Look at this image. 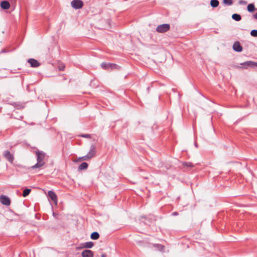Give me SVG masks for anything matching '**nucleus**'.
Returning <instances> with one entry per match:
<instances>
[{
	"label": "nucleus",
	"mask_w": 257,
	"mask_h": 257,
	"mask_svg": "<svg viewBox=\"0 0 257 257\" xmlns=\"http://www.w3.org/2000/svg\"><path fill=\"white\" fill-rule=\"evenodd\" d=\"M36 154L37 156V163L35 165L32 166L31 168L33 169H39L43 167L45 164L44 161V159L45 157V153L43 152L38 151L36 152Z\"/></svg>",
	"instance_id": "1"
},
{
	"label": "nucleus",
	"mask_w": 257,
	"mask_h": 257,
	"mask_svg": "<svg viewBox=\"0 0 257 257\" xmlns=\"http://www.w3.org/2000/svg\"><path fill=\"white\" fill-rule=\"evenodd\" d=\"M242 67H240V68H243L245 69H247L248 68H254L257 67V62H255L252 61H248L240 64ZM238 68H240V67L237 66Z\"/></svg>",
	"instance_id": "2"
},
{
	"label": "nucleus",
	"mask_w": 257,
	"mask_h": 257,
	"mask_svg": "<svg viewBox=\"0 0 257 257\" xmlns=\"http://www.w3.org/2000/svg\"><path fill=\"white\" fill-rule=\"evenodd\" d=\"M170 26L169 24H164L158 26L156 28V31L159 33H165L170 30Z\"/></svg>",
	"instance_id": "3"
},
{
	"label": "nucleus",
	"mask_w": 257,
	"mask_h": 257,
	"mask_svg": "<svg viewBox=\"0 0 257 257\" xmlns=\"http://www.w3.org/2000/svg\"><path fill=\"white\" fill-rule=\"evenodd\" d=\"M71 5L74 9H79L83 7V3L81 0H73L71 2Z\"/></svg>",
	"instance_id": "4"
},
{
	"label": "nucleus",
	"mask_w": 257,
	"mask_h": 257,
	"mask_svg": "<svg viewBox=\"0 0 257 257\" xmlns=\"http://www.w3.org/2000/svg\"><path fill=\"white\" fill-rule=\"evenodd\" d=\"M0 202L3 205L9 206L11 204L10 199L6 195H2L0 196Z\"/></svg>",
	"instance_id": "5"
},
{
	"label": "nucleus",
	"mask_w": 257,
	"mask_h": 257,
	"mask_svg": "<svg viewBox=\"0 0 257 257\" xmlns=\"http://www.w3.org/2000/svg\"><path fill=\"white\" fill-rule=\"evenodd\" d=\"M48 196L56 204H57V197L56 194L53 191L50 190L48 192Z\"/></svg>",
	"instance_id": "6"
},
{
	"label": "nucleus",
	"mask_w": 257,
	"mask_h": 257,
	"mask_svg": "<svg viewBox=\"0 0 257 257\" xmlns=\"http://www.w3.org/2000/svg\"><path fill=\"white\" fill-rule=\"evenodd\" d=\"M94 243L92 241L86 242L81 244V246L76 247L77 249H80L84 248H90L93 247Z\"/></svg>",
	"instance_id": "7"
},
{
	"label": "nucleus",
	"mask_w": 257,
	"mask_h": 257,
	"mask_svg": "<svg viewBox=\"0 0 257 257\" xmlns=\"http://www.w3.org/2000/svg\"><path fill=\"white\" fill-rule=\"evenodd\" d=\"M96 148L95 146L94 145H91L90 147V149L88 152V153L87 155V158H91L96 154Z\"/></svg>",
	"instance_id": "8"
},
{
	"label": "nucleus",
	"mask_w": 257,
	"mask_h": 257,
	"mask_svg": "<svg viewBox=\"0 0 257 257\" xmlns=\"http://www.w3.org/2000/svg\"><path fill=\"white\" fill-rule=\"evenodd\" d=\"M28 62L30 64L32 67L37 68L40 65V63L36 59L30 58L28 59Z\"/></svg>",
	"instance_id": "9"
},
{
	"label": "nucleus",
	"mask_w": 257,
	"mask_h": 257,
	"mask_svg": "<svg viewBox=\"0 0 257 257\" xmlns=\"http://www.w3.org/2000/svg\"><path fill=\"white\" fill-rule=\"evenodd\" d=\"M81 255L82 257H93L94 254L92 250L89 249H85L83 250Z\"/></svg>",
	"instance_id": "10"
},
{
	"label": "nucleus",
	"mask_w": 257,
	"mask_h": 257,
	"mask_svg": "<svg viewBox=\"0 0 257 257\" xmlns=\"http://www.w3.org/2000/svg\"><path fill=\"white\" fill-rule=\"evenodd\" d=\"M232 48L233 50L237 52H240L242 50V47L238 42H235L234 43Z\"/></svg>",
	"instance_id": "11"
},
{
	"label": "nucleus",
	"mask_w": 257,
	"mask_h": 257,
	"mask_svg": "<svg viewBox=\"0 0 257 257\" xmlns=\"http://www.w3.org/2000/svg\"><path fill=\"white\" fill-rule=\"evenodd\" d=\"M4 157L8 160L9 162H12L14 160V157L11 154L10 152L9 151H6L5 152L4 154Z\"/></svg>",
	"instance_id": "12"
},
{
	"label": "nucleus",
	"mask_w": 257,
	"mask_h": 257,
	"mask_svg": "<svg viewBox=\"0 0 257 257\" xmlns=\"http://www.w3.org/2000/svg\"><path fill=\"white\" fill-rule=\"evenodd\" d=\"M1 7L4 10H8L10 7V3L7 1H3L1 2Z\"/></svg>",
	"instance_id": "13"
},
{
	"label": "nucleus",
	"mask_w": 257,
	"mask_h": 257,
	"mask_svg": "<svg viewBox=\"0 0 257 257\" xmlns=\"http://www.w3.org/2000/svg\"><path fill=\"white\" fill-rule=\"evenodd\" d=\"M102 68L104 69H108L109 68H111V69L113 68L115 66V64H111V63H102L101 65Z\"/></svg>",
	"instance_id": "14"
},
{
	"label": "nucleus",
	"mask_w": 257,
	"mask_h": 257,
	"mask_svg": "<svg viewBox=\"0 0 257 257\" xmlns=\"http://www.w3.org/2000/svg\"><path fill=\"white\" fill-rule=\"evenodd\" d=\"M90 237L93 240L97 239L99 237V234L96 231L93 232L91 234Z\"/></svg>",
	"instance_id": "15"
},
{
	"label": "nucleus",
	"mask_w": 257,
	"mask_h": 257,
	"mask_svg": "<svg viewBox=\"0 0 257 257\" xmlns=\"http://www.w3.org/2000/svg\"><path fill=\"white\" fill-rule=\"evenodd\" d=\"M88 164L86 162L82 163L78 167L79 170H82L84 169H86L88 168Z\"/></svg>",
	"instance_id": "16"
},
{
	"label": "nucleus",
	"mask_w": 257,
	"mask_h": 257,
	"mask_svg": "<svg viewBox=\"0 0 257 257\" xmlns=\"http://www.w3.org/2000/svg\"><path fill=\"white\" fill-rule=\"evenodd\" d=\"M232 19L236 21H239L241 19V17L238 14H233L232 15Z\"/></svg>",
	"instance_id": "17"
},
{
	"label": "nucleus",
	"mask_w": 257,
	"mask_h": 257,
	"mask_svg": "<svg viewBox=\"0 0 257 257\" xmlns=\"http://www.w3.org/2000/svg\"><path fill=\"white\" fill-rule=\"evenodd\" d=\"M219 4V3L218 0H211L210 1V5L212 8L217 7Z\"/></svg>",
	"instance_id": "18"
},
{
	"label": "nucleus",
	"mask_w": 257,
	"mask_h": 257,
	"mask_svg": "<svg viewBox=\"0 0 257 257\" xmlns=\"http://www.w3.org/2000/svg\"><path fill=\"white\" fill-rule=\"evenodd\" d=\"M247 10L249 12H253L255 10V7L254 4H248L247 7Z\"/></svg>",
	"instance_id": "19"
},
{
	"label": "nucleus",
	"mask_w": 257,
	"mask_h": 257,
	"mask_svg": "<svg viewBox=\"0 0 257 257\" xmlns=\"http://www.w3.org/2000/svg\"><path fill=\"white\" fill-rule=\"evenodd\" d=\"M31 190L30 189L26 188L25 189L23 192V196L24 197L27 196L30 193Z\"/></svg>",
	"instance_id": "20"
},
{
	"label": "nucleus",
	"mask_w": 257,
	"mask_h": 257,
	"mask_svg": "<svg viewBox=\"0 0 257 257\" xmlns=\"http://www.w3.org/2000/svg\"><path fill=\"white\" fill-rule=\"evenodd\" d=\"M183 165L184 166H185V167H193L194 166L193 165V164L191 162H184L183 163Z\"/></svg>",
	"instance_id": "21"
},
{
	"label": "nucleus",
	"mask_w": 257,
	"mask_h": 257,
	"mask_svg": "<svg viewBox=\"0 0 257 257\" xmlns=\"http://www.w3.org/2000/svg\"><path fill=\"white\" fill-rule=\"evenodd\" d=\"M223 3L225 5L230 6L233 4V1L232 0H223Z\"/></svg>",
	"instance_id": "22"
},
{
	"label": "nucleus",
	"mask_w": 257,
	"mask_h": 257,
	"mask_svg": "<svg viewBox=\"0 0 257 257\" xmlns=\"http://www.w3.org/2000/svg\"><path fill=\"white\" fill-rule=\"evenodd\" d=\"M250 35L254 37H257V30H252L250 32Z\"/></svg>",
	"instance_id": "23"
},
{
	"label": "nucleus",
	"mask_w": 257,
	"mask_h": 257,
	"mask_svg": "<svg viewBox=\"0 0 257 257\" xmlns=\"http://www.w3.org/2000/svg\"><path fill=\"white\" fill-rule=\"evenodd\" d=\"M80 136L82 138H89V139L91 138V135L89 134H82V135H80Z\"/></svg>",
	"instance_id": "24"
},
{
	"label": "nucleus",
	"mask_w": 257,
	"mask_h": 257,
	"mask_svg": "<svg viewBox=\"0 0 257 257\" xmlns=\"http://www.w3.org/2000/svg\"><path fill=\"white\" fill-rule=\"evenodd\" d=\"M239 4L240 5H245L246 4V2L243 0H240L239 1Z\"/></svg>",
	"instance_id": "25"
},
{
	"label": "nucleus",
	"mask_w": 257,
	"mask_h": 257,
	"mask_svg": "<svg viewBox=\"0 0 257 257\" xmlns=\"http://www.w3.org/2000/svg\"><path fill=\"white\" fill-rule=\"evenodd\" d=\"M79 159H82V160H86L87 159H88L89 158H87V155H86L85 156H83V157H82L80 158Z\"/></svg>",
	"instance_id": "26"
},
{
	"label": "nucleus",
	"mask_w": 257,
	"mask_h": 257,
	"mask_svg": "<svg viewBox=\"0 0 257 257\" xmlns=\"http://www.w3.org/2000/svg\"><path fill=\"white\" fill-rule=\"evenodd\" d=\"M58 214L56 213H55V212H53V216L56 218V219H58Z\"/></svg>",
	"instance_id": "27"
},
{
	"label": "nucleus",
	"mask_w": 257,
	"mask_h": 257,
	"mask_svg": "<svg viewBox=\"0 0 257 257\" xmlns=\"http://www.w3.org/2000/svg\"><path fill=\"white\" fill-rule=\"evenodd\" d=\"M252 17H253L254 19L257 20V13H255V14H253V15H252Z\"/></svg>",
	"instance_id": "28"
},
{
	"label": "nucleus",
	"mask_w": 257,
	"mask_h": 257,
	"mask_svg": "<svg viewBox=\"0 0 257 257\" xmlns=\"http://www.w3.org/2000/svg\"><path fill=\"white\" fill-rule=\"evenodd\" d=\"M172 215L174 216H176L178 215V213L177 212H174L172 213Z\"/></svg>",
	"instance_id": "29"
},
{
	"label": "nucleus",
	"mask_w": 257,
	"mask_h": 257,
	"mask_svg": "<svg viewBox=\"0 0 257 257\" xmlns=\"http://www.w3.org/2000/svg\"><path fill=\"white\" fill-rule=\"evenodd\" d=\"M101 257H107V255L106 254H102L101 255Z\"/></svg>",
	"instance_id": "30"
},
{
	"label": "nucleus",
	"mask_w": 257,
	"mask_h": 257,
	"mask_svg": "<svg viewBox=\"0 0 257 257\" xmlns=\"http://www.w3.org/2000/svg\"><path fill=\"white\" fill-rule=\"evenodd\" d=\"M141 218H145V219H146V218H147V217H145V216H141Z\"/></svg>",
	"instance_id": "31"
},
{
	"label": "nucleus",
	"mask_w": 257,
	"mask_h": 257,
	"mask_svg": "<svg viewBox=\"0 0 257 257\" xmlns=\"http://www.w3.org/2000/svg\"><path fill=\"white\" fill-rule=\"evenodd\" d=\"M64 67H63V68H60V70H64Z\"/></svg>",
	"instance_id": "32"
},
{
	"label": "nucleus",
	"mask_w": 257,
	"mask_h": 257,
	"mask_svg": "<svg viewBox=\"0 0 257 257\" xmlns=\"http://www.w3.org/2000/svg\"><path fill=\"white\" fill-rule=\"evenodd\" d=\"M195 146L196 147H198V145H197V144L196 143L195 144Z\"/></svg>",
	"instance_id": "33"
},
{
	"label": "nucleus",
	"mask_w": 257,
	"mask_h": 257,
	"mask_svg": "<svg viewBox=\"0 0 257 257\" xmlns=\"http://www.w3.org/2000/svg\"><path fill=\"white\" fill-rule=\"evenodd\" d=\"M5 51L4 50H3L1 52H5Z\"/></svg>",
	"instance_id": "34"
}]
</instances>
